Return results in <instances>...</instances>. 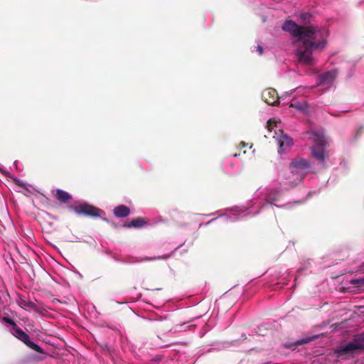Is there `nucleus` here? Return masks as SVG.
<instances>
[{
    "instance_id": "9",
    "label": "nucleus",
    "mask_w": 364,
    "mask_h": 364,
    "mask_svg": "<svg viewBox=\"0 0 364 364\" xmlns=\"http://www.w3.org/2000/svg\"><path fill=\"white\" fill-rule=\"evenodd\" d=\"M337 77V70H331L321 75L317 79L318 86H330Z\"/></svg>"
},
{
    "instance_id": "14",
    "label": "nucleus",
    "mask_w": 364,
    "mask_h": 364,
    "mask_svg": "<svg viewBox=\"0 0 364 364\" xmlns=\"http://www.w3.org/2000/svg\"><path fill=\"white\" fill-rule=\"evenodd\" d=\"M55 197L58 201L63 203H68L73 198L72 195L61 189L56 190Z\"/></svg>"
},
{
    "instance_id": "1",
    "label": "nucleus",
    "mask_w": 364,
    "mask_h": 364,
    "mask_svg": "<svg viewBox=\"0 0 364 364\" xmlns=\"http://www.w3.org/2000/svg\"><path fill=\"white\" fill-rule=\"evenodd\" d=\"M282 29L296 38L294 54L297 61L302 65H314L316 58L313 53L321 52L326 48L328 31L313 25L304 27L291 20L286 21L282 25Z\"/></svg>"
},
{
    "instance_id": "33",
    "label": "nucleus",
    "mask_w": 364,
    "mask_h": 364,
    "mask_svg": "<svg viewBox=\"0 0 364 364\" xmlns=\"http://www.w3.org/2000/svg\"><path fill=\"white\" fill-rule=\"evenodd\" d=\"M16 164H17V161H14V164L16 165Z\"/></svg>"
},
{
    "instance_id": "17",
    "label": "nucleus",
    "mask_w": 364,
    "mask_h": 364,
    "mask_svg": "<svg viewBox=\"0 0 364 364\" xmlns=\"http://www.w3.org/2000/svg\"><path fill=\"white\" fill-rule=\"evenodd\" d=\"M193 326H194L193 325L189 324V323H188V322H184L181 324L176 325L173 329L170 330V332H171L172 331L174 333L179 332V331H186L188 329H191Z\"/></svg>"
},
{
    "instance_id": "6",
    "label": "nucleus",
    "mask_w": 364,
    "mask_h": 364,
    "mask_svg": "<svg viewBox=\"0 0 364 364\" xmlns=\"http://www.w3.org/2000/svg\"><path fill=\"white\" fill-rule=\"evenodd\" d=\"M11 333L17 338L18 340L21 341L24 344H26L31 349L40 353H43V349L36 343L32 341L30 339V336L24 332L22 329H21L18 326H15L14 327H11L10 329Z\"/></svg>"
},
{
    "instance_id": "11",
    "label": "nucleus",
    "mask_w": 364,
    "mask_h": 364,
    "mask_svg": "<svg viewBox=\"0 0 364 364\" xmlns=\"http://www.w3.org/2000/svg\"><path fill=\"white\" fill-rule=\"evenodd\" d=\"M356 351L354 343L349 342L344 345L339 346L335 350L338 358H345L353 355Z\"/></svg>"
},
{
    "instance_id": "31",
    "label": "nucleus",
    "mask_w": 364,
    "mask_h": 364,
    "mask_svg": "<svg viewBox=\"0 0 364 364\" xmlns=\"http://www.w3.org/2000/svg\"><path fill=\"white\" fill-rule=\"evenodd\" d=\"M313 193H316V192H311V191L309 192L308 196L310 197Z\"/></svg>"
},
{
    "instance_id": "32",
    "label": "nucleus",
    "mask_w": 364,
    "mask_h": 364,
    "mask_svg": "<svg viewBox=\"0 0 364 364\" xmlns=\"http://www.w3.org/2000/svg\"><path fill=\"white\" fill-rule=\"evenodd\" d=\"M301 89V87H297L296 91L299 92V90Z\"/></svg>"
},
{
    "instance_id": "26",
    "label": "nucleus",
    "mask_w": 364,
    "mask_h": 364,
    "mask_svg": "<svg viewBox=\"0 0 364 364\" xmlns=\"http://www.w3.org/2000/svg\"><path fill=\"white\" fill-rule=\"evenodd\" d=\"M273 125H275V121L274 119H269L267 122V127L269 129H271Z\"/></svg>"
},
{
    "instance_id": "13",
    "label": "nucleus",
    "mask_w": 364,
    "mask_h": 364,
    "mask_svg": "<svg viewBox=\"0 0 364 364\" xmlns=\"http://www.w3.org/2000/svg\"><path fill=\"white\" fill-rule=\"evenodd\" d=\"M113 213L117 218H124L130 214V210L127 206L120 205L114 208Z\"/></svg>"
},
{
    "instance_id": "8",
    "label": "nucleus",
    "mask_w": 364,
    "mask_h": 364,
    "mask_svg": "<svg viewBox=\"0 0 364 364\" xmlns=\"http://www.w3.org/2000/svg\"><path fill=\"white\" fill-rule=\"evenodd\" d=\"M166 257H136L133 256H127V257H114V259L117 262H122V263H127V264H134V263H138V262H146V261H151L154 259H165Z\"/></svg>"
},
{
    "instance_id": "23",
    "label": "nucleus",
    "mask_w": 364,
    "mask_h": 364,
    "mask_svg": "<svg viewBox=\"0 0 364 364\" xmlns=\"http://www.w3.org/2000/svg\"><path fill=\"white\" fill-rule=\"evenodd\" d=\"M311 264V261L309 259H307L304 262V265L303 267H301L298 269L297 272H301L303 271H304L305 269H306L308 268V267Z\"/></svg>"
},
{
    "instance_id": "2",
    "label": "nucleus",
    "mask_w": 364,
    "mask_h": 364,
    "mask_svg": "<svg viewBox=\"0 0 364 364\" xmlns=\"http://www.w3.org/2000/svg\"><path fill=\"white\" fill-rule=\"evenodd\" d=\"M301 203L300 200L293 203H285L284 191L280 188L270 186L259 187L254 193L252 198L245 209L242 210L239 207H235L234 210L236 213L230 215H220L218 217L223 218L226 223L235 222L247 217L255 216L269 207L275 206L289 209L294 205H298Z\"/></svg>"
},
{
    "instance_id": "24",
    "label": "nucleus",
    "mask_w": 364,
    "mask_h": 364,
    "mask_svg": "<svg viewBox=\"0 0 364 364\" xmlns=\"http://www.w3.org/2000/svg\"><path fill=\"white\" fill-rule=\"evenodd\" d=\"M216 219H217V218H213V219L210 220L209 221H208L206 223H200L199 225V227L200 228L202 226H207V225L211 224L212 223H213Z\"/></svg>"
},
{
    "instance_id": "29",
    "label": "nucleus",
    "mask_w": 364,
    "mask_h": 364,
    "mask_svg": "<svg viewBox=\"0 0 364 364\" xmlns=\"http://www.w3.org/2000/svg\"><path fill=\"white\" fill-rule=\"evenodd\" d=\"M284 282H282L283 285H287L288 284V280L286 279V277L283 278Z\"/></svg>"
},
{
    "instance_id": "15",
    "label": "nucleus",
    "mask_w": 364,
    "mask_h": 364,
    "mask_svg": "<svg viewBox=\"0 0 364 364\" xmlns=\"http://www.w3.org/2000/svg\"><path fill=\"white\" fill-rule=\"evenodd\" d=\"M352 342L356 350L364 349V332L356 336Z\"/></svg>"
},
{
    "instance_id": "5",
    "label": "nucleus",
    "mask_w": 364,
    "mask_h": 364,
    "mask_svg": "<svg viewBox=\"0 0 364 364\" xmlns=\"http://www.w3.org/2000/svg\"><path fill=\"white\" fill-rule=\"evenodd\" d=\"M68 208L79 215H82L100 218H103V216L105 215V213L102 210L84 201L79 202L78 204L75 205H68Z\"/></svg>"
},
{
    "instance_id": "28",
    "label": "nucleus",
    "mask_w": 364,
    "mask_h": 364,
    "mask_svg": "<svg viewBox=\"0 0 364 364\" xmlns=\"http://www.w3.org/2000/svg\"><path fill=\"white\" fill-rule=\"evenodd\" d=\"M247 146V144H246L245 142L244 141H241L240 144V148H245Z\"/></svg>"
},
{
    "instance_id": "16",
    "label": "nucleus",
    "mask_w": 364,
    "mask_h": 364,
    "mask_svg": "<svg viewBox=\"0 0 364 364\" xmlns=\"http://www.w3.org/2000/svg\"><path fill=\"white\" fill-rule=\"evenodd\" d=\"M18 304L19 306L23 309H34L36 308V304L33 302H32L29 300H27L23 297L19 298V299L18 301Z\"/></svg>"
},
{
    "instance_id": "7",
    "label": "nucleus",
    "mask_w": 364,
    "mask_h": 364,
    "mask_svg": "<svg viewBox=\"0 0 364 364\" xmlns=\"http://www.w3.org/2000/svg\"><path fill=\"white\" fill-rule=\"evenodd\" d=\"M274 138L276 139L279 146L278 153L282 154L287 151L293 145L292 139L284 132L279 130V133H275Z\"/></svg>"
},
{
    "instance_id": "10",
    "label": "nucleus",
    "mask_w": 364,
    "mask_h": 364,
    "mask_svg": "<svg viewBox=\"0 0 364 364\" xmlns=\"http://www.w3.org/2000/svg\"><path fill=\"white\" fill-rule=\"evenodd\" d=\"M237 156V154L232 155V156L225 159L223 161V168L224 171L228 174H236L240 172V166L238 164H235L233 159Z\"/></svg>"
},
{
    "instance_id": "30",
    "label": "nucleus",
    "mask_w": 364,
    "mask_h": 364,
    "mask_svg": "<svg viewBox=\"0 0 364 364\" xmlns=\"http://www.w3.org/2000/svg\"><path fill=\"white\" fill-rule=\"evenodd\" d=\"M217 213H212L210 214H208V215H204L206 217H208V216H211V215H215Z\"/></svg>"
},
{
    "instance_id": "19",
    "label": "nucleus",
    "mask_w": 364,
    "mask_h": 364,
    "mask_svg": "<svg viewBox=\"0 0 364 364\" xmlns=\"http://www.w3.org/2000/svg\"><path fill=\"white\" fill-rule=\"evenodd\" d=\"M145 225V222L140 218L132 220L129 224L126 226L127 228H140Z\"/></svg>"
},
{
    "instance_id": "22",
    "label": "nucleus",
    "mask_w": 364,
    "mask_h": 364,
    "mask_svg": "<svg viewBox=\"0 0 364 364\" xmlns=\"http://www.w3.org/2000/svg\"><path fill=\"white\" fill-rule=\"evenodd\" d=\"M15 183L18 185V186L23 188L25 189H27L26 186L27 183L20 179L14 178Z\"/></svg>"
},
{
    "instance_id": "27",
    "label": "nucleus",
    "mask_w": 364,
    "mask_h": 364,
    "mask_svg": "<svg viewBox=\"0 0 364 364\" xmlns=\"http://www.w3.org/2000/svg\"><path fill=\"white\" fill-rule=\"evenodd\" d=\"M257 51L259 53V55H262L263 53L262 46L260 45H258L257 47Z\"/></svg>"
},
{
    "instance_id": "4",
    "label": "nucleus",
    "mask_w": 364,
    "mask_h": 364,
    "mask_svg": "<svg viewBox=\"0 0 364 364\" xmlns=\"http://www.w3.org/2000/svg\"><path fill=\"white\" fill-rule=\"evenodd\" d=\"M291 177L294 181L289 180L287 182L288 188H292L300 182L306 175L314 173V167L309 160L297 158L291 162L289 165Z\"/></svg>"
},
{
    "instance_id": "12",
    "label": "nucleus",
    "mask_w": 364,
    "mask_h": 364,
    "mask_svg": "<svg viewBox=\"0 0 364 364\" xmlns=\"http://www.w3.org/2000/svg\"><path fill=\"white\" fill-rule=\"evenodd\" d=\"M262 99L269 105L276 106L279 104V96L277 91L274 89H267L262 92Z\"/></svg>"
},
{
    "instance_id": "20",
    "label": "nucleus",
    "mask_w": 364,
    "mask_h": 364,
    "mask_svg": "<svg viewBox=\"0 0 364 364\" xmlns=\"http://www.w3.org/2000/svg\"><path fill=\"white\" fill-rule=\"evenodd\" d=\"M300 18L303 23H306V25H308L309 23H310L311 14L309 12H306L301 14Z\"/></svg>"
},
{
    "instance_id": "21",
    "label": "nucleus",
    "mask_w": 364,
    "mask_h": 364,
    "mask_svg": "<svg viewBox=\"0 0 364 364\" xmlns=\"http://www.w3.org/2000/svg\"><path fill=\"white\" fill-rule=\"evenodd\" d=\"M2 321L7 323V324H9L11 326V327H14L15 326H17L16 324V323L14 322V321L10 317H8V316H4L2 318Z\"/></svg>"
},
{
    "instance_id": "25",
    "label": "nucleus",
    "mask_w": 364,
    "mask_h": 364,
    "mask_svg": "<svg viewBox=\"0 0 364 364\" xmlns=\"http://www.w3.org/2000/svg\"><path fill=\"white\" fill-rule=\"evenodd\" d=\"M314 338H308V339H306H306H301V340L299 341L297 343H298L299 344H300V345H301V344H304V343H308V342H309V341H312Z\"/></svg>"
},
{
    "instance_id": "3",
    "label": "nucleus",
    "mask_w": 364,
    "mask_h": 364,
    "mask_svg": "<svg viewBox=\"0 0 364 364\" xmlns=\"http://www.w3.org/2000/svg\"><path fill=\"white\" fill-rule=\"evenodd\" d=\"M307 134L314 144L310 148L312 157L322 168H326V159L329 154L326 147L330 144L329 138L326 136L323 129H313Z\"/></svg>"
},
{
    "instance_id": "18",
    "label": "nucleus",
    "mask_w": 364,
    "mask_h": 364,
    "mask_svg": "<svg viewBox=\"0 0 364 364\" xmlns=\"http://www.w3.org/2000/svg\"><path fill=\"white\" fill-rule=\"evenodd\" d=\"M289 107H294L297 110L304 112L307 110L308 105L306 101L291 102Z\"/></svg>"
}]
</instances>
